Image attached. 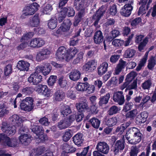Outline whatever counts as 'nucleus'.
<instances>
[{
	"mask_svg": "<svg viewBox=\"0 0 156 156\" xmlns=\"http://www.w3.org/2000/svg\"><path fill=\"white\" fill-rule=\"evenodd\" d=\"M70 126V123H69L66 119L61 121L58 125V128L61 129L66 128Z\"/></svg>",
	"mask_w": 156,
	"mask_h": 156,
	"instance_id": "obj_39",
	"label": "nucleus"
},
{
	"mask_svg": "<svg viewBox=\"0 0 156 156\" xmlns=\"http://www.w3.org/2000/svg\"><path fill=\"white\" fill-rule=\"evenodd\" d=\"M57 76L55 75H51L47 80L48 85L49 86H52L56 82Z\"/></svg>",
	"mask_w": 156,
	"mask_h": 156,
	"instance_id": "obj_41",
	"label": "nucleus"
},
{
	"mask_svg": "<svg viewBox=\"0 0 156 156\" xmlns=\"http://www.w3.org/2000/svg\"><path fill=\"white\" fill-rule=\"evenodd\" d=\"M133 4V0H130L128 4H126L121 9L120 13L123 16L125 17L129 16L131 14L133 9L132 5Z\"/></svg>",
	"mask_w": 156,
	"mask_h": 156,
	"instance_id": "obj_8",
	"label": "nucleus"
},
{
	"mask_svg": "<svg viewBox=\"0 0 156 156\" xmlns=\"http://www.w3.org/2000/svg\"><path fill=\"white\" fill-rule=\"evenodd\" d=\"M65 97V94L62 91L58 90L57 91L55 95V99L57 101H60L63 99Z\"/></svg>",
	"mask_w": 156,
	"mask_h": 156,
	"instance_id": "obj_31",
	"label": "nucleus"
},
{
	"mask_svg": "<svg viewBox=\"0 0 156 156\" xmlns=\"http://www.w3.org/2000/svg\"><path fill=\"white\" fill-rule=\"evenodd\" d=\"M92 126L94 128H98L100 124V121L97 118L94 117L90 119L89 121Z\"/></svg>",
	"mask_w": 156,
	"mask_h": 156,
	"instance_id": "obj_36",
	"label": "nucleus"
},
{
	"mask_svg": "<svg viewBox=\"0 0 156 156\" xmlns=\"http://www.w3.org/2000/svg\"><path fill=\"white\" fill-rule=\"evenodd\" d=\"M136 52V51L133 49L129 48L125 52L124 56L126 58H130L133 57Z\"/></svg>",
	"mask_w": 156,
	"mask_h": 156,
	"instance_id": "obj_40",
	"label": "nucleus"
},
{
	"mask_svg": "<svg viewBox=\"0 0 156 156\" xmlns=\"http://www.w3.org/2000/svg\"><path fill=\"white\" fill-rule=\"evenodd\" d=\"M124 41L122 40L115 39L112 42V44L115 47L119 48L123 45Z\"/></svg>",
	"mask_w": 156,
	"mask_h": 156,
	"instance_id": "obj_48",
	"label": "nucleus"
},
{
	"mask_svg": "<svg viewBox=\"0 0 156 156\" xmlns=\"http://www.w3.org/2000/svg\"><path fill=\"white\" fill-rule=\"evenodd\" d=\"M34 106H30L22 101L20 104V109L23 111L27 112L31 111L34 108Z\"/></svg>",
	"mask_w": 156,
	"mask_h": 156,
	"instance_id": "obj_34",
	"label": "nucleus"
},
{
	"mask_svg": "<svg viewBox=\"0 0 156 156\" xmlns=\"http://www.w3.org/2000/svg\"><path fill=\"white\" fill-rule=\"evenodd\" d=\"M22 101L23 102H24L29 105L34 106L33 104L34 100L31 97H27Z\"/></svg>",
	"mask_w": 156,
	"mask_h": 156,
	"instance_id": "obj_59",
	"label": "nucleus"
},
{
	"mask_svg": "<svg viewBox=\"0 0 156 156\" xmlns=\"http://www.w3.org/2000/svg\"><path fill=\"white\" fill-rule=\"evenodd\" d=\"M39 24L40 20L39 17L38 15H35L30 20L28 25L29 26L34 27L38 26Z\"/></svg>",
	"mask_w": 156,
	"mask_h": 156,
	"instance_id": "obj_26",
	"label": "nucleus"
},
{
	"mask_svg": "<svg viewBox=\"0 0 156 156\" xmlns=\"http://www.w3.org/2000/svg\"><path fill=\"white\" fill-rule=\"evenodd\" d=\"M30 64L23 60L19 61L16 67L20 71H27L29 70Z\"/></svg>",
	"mask_w": 156,
	"mask_h": 156,
	"instance_id": "obj_19",
	"label": "nucleus"
},
{
	"mask_svg": "<svg viewBox=\"0 0 156 156\" xmlns=\"http://www.w3.org/2000/svg\"><path fill=\"white\" fill-rule=\"evenodd\" d=\"M71 25L72 23L69 20L67 19L65 20L60 27L57 30V33L58 34H61L63 32L69 30Z\"/></svg>",
	"mask_w": 156,
	"mask_h": 156,
	"instance_id": "obj_16",
	"label": "nucleus"
},
{
	"mask_svg": "<svg viewBox=\"0 0 156 156\" xmlns=\"http://www.w3.org/2000/svg\"><path fill=\"white\" fill-rule=\"evenodd\" d=\"M39 7V5L35 2L25 7L23 10L28 15H33L35 12L38 9Z\"/></svg>",
	"mask_w": 156,
	"mask_h": 156,
	"instance_id": "obj_13",
	"label": "nucleus"
},
{
	"mask_svg": "<svg viewBox=\"0 0 156 156\" xmlns=\"http://www.w3.org/2000/svg\"><path fill=\"white\" fill-rule=\"evenodd\" d=\"M126 65V61L123 60H120L119 63L117 65L115 68L113 74L114 75L119 74Z\"/></svg>",
	"mask_w": 156,
	"mask_h": 156,
	"instance_id": "obj_22",
	"label": "nucleus"
},
{
	"mask_svg": "<svg viewBox=\"0 0 156 156\" xmlns=\"http://www.w3.org/2000/svg\"><path fill=\"white\" fill-rule=\"evenodd\" d=\"M140 115L141 119L140 122L141 123H144L146 122L148 116V113L146 111H144L141 113Z\"/></svg>",
	"mask_w": 156,
	"mask_h": 156,
	"instance_id": "obj_55",
	"label": "nucleus"
},
{
	"mask_svg": "<svg viewBox=\"0 0 156 156\" xmlns=\"http://www.w3.org/2000/svg\"><path fill=\"white\" fill-rule=\"evenodd\" d=\"M148 42V38L147 37L145 38L139 45L138 48L139 50L141 51L143 50Z\"/></svg>",
	"mask_w": 156,
	"mask_h": 156,
	"instance_id": "obj_54",
	"label": "nucleus"
},
{
	"mask_svg": "<svg viewBox=\"0 0 156 156\" xmlns=\"http://www.w3.org/2000/svg\"><path fill=\"white\" fill-rule=\"evenodd\" d=\"M12 66L11 64H8L5 68L4 73L6 76L9 75L12 72Z\"/></svg>",
	"mask_w": 156,
	"mask_h": 156,
	"instance_id": "obj_53",
	"label": "nucleus"
},
{
	"mask_svg": "<svg viewBox=\"0 0 156 156\" xmlns=\"http://www.w3.org/2000/svg\"><path fill=\"white\" fill-rule=\"evenodd\" d=\"M138 113L137 110L133 109L126 113V118H133L136 116Z\"/></svg>",
	"mask_w": 156,
	"mask_h": 156,
	"instance_id": "obj_50",
	"label": "nucleus"
},
{
	"mask_svg": "<svg viewBox=\"0 0 156 156\" xmlns=\"http://www.w3.org/2000/svg\"><path fill=\"white\" fill-rule=\"evenodd\" d=\"M72 111L69 106L68 105H63L62 106L61 110V113L62 115L64 116H67L70 114Z\"/></svg>",
	"mask_w": 156,
	"mask_h": 156,
	"instance_id": "obj_28",
	"label": "nucleus"
},
{
	"mask_svg": "<svg viewBox=\"0 0 156 156\" xmlns=\"http://www.w3.org/2000/svg\"><path fill=\"white\" fill-rule=\"evenodd\" d=\"M31 130L38 137L37 138V141L39 142H43L47 139V135L43 134L44 129L42 127L40 126H32Z\"/></svg>",
	"mask_w": 156,
	"mask_h": 156,
	"instance_id": "obj_4",
	"label": "nucleus"
},
{
	"mask_svg": "<svg viewBox=\"0 0 156 156\" xmlns=\"http://www.w3.org/2000/svg\"><path fill=\"white\" fill-rule=\"evenodd\" d=\"M133 104L132 103H126L124 106L122 111L124 112H127L129 110L132 108Z\"/></svg>",
	"mask_w": 156,
	"mask_h": 156,
	"instance_id": "obj_64",
	"label": "nucleus"
},
{
	"mask_svg": "<svg viewBox=\"0 0 156 156\" xmlns=\"http://www.w3.org/2000/svg\"><path fill=\"white\" fill-rule=\"evenodd\" d=\"M9 120L11 123L13 125V126L16 127L21 126L25 119L23 117H20L18 115L14 114L9 118Z\"/></svg>",
	"mask_w": 156,
	"mask_h": 156,
	"instance_id": "obj_10",
	"label": "nucleus"
},
{
	"mask_svg": "<svg viewBox=\"0 0 156 156\" xmlns=\"http://www.w3.org/2000/svg\"><path fill=\"white\" fill-rule=\"evenodd\" d=\"M125 147V142L123 139L117 140L115 144L113 151L114 154H117L119 151L122 150Z\"/></svg>",
	"mask_w": 156,
	"mask_h": 156,
	"instance_id": "obj_18",
	"label": "nucleus"
},
{
	"mask_svg": "<svg viewBox=\"0 0 156 156\" xmlns=\"http://www.w3.org/2000/svg\"><path fill=\"white\" fill-rule=\"evenodd\" d=\"M118 82L117 79L116 77H113L108 82V85L112 87L116 86Z\"/></svg>",
	"mask_w": 156,
	"mask_h": 156,
	"instance_id": "obj_56",
	"label": "nucleus"
},
{
	"mask_svg": "<svg viewBox=\"0 0 156 156\" xmlns=\"http://www.w3.org/2000/svg\"><path fill=\"white\" fill-rule=\"evenodd\" d=\"M7 109V108L4 103L1 104L0 105V117H2L9 113V111Z\"/></svg>",
	"mask_w": 156,
	"mask_h": 156,
	"instance_id": "obj_32",
	"label": "nucleus"
},
{
	"mask_svg": "<svg viewBox=\"0 0 156 156\" xmlns=\"http://www.w3.org/2000/svg\"><path fill=\"white\" fill-rule=\"evenodd\" d=\"M37 48H39L44 46L45 44V41L43 39L41 38H36Z\"/></svg>",
	"mask_w": 156,
	"mask_h": 156,
	"instance_id": "obj_63",
	"label": "nucleus"
},
{
	"mask_svg": "<svg viewBox=\"0 0 156 156\" xmlns=\"http://www.w3.org/2000/svg\"><path fill=\"white\" fill-rule=\"evenodd\" d=\"M1 129L5 134V136H12L14 134L16 131V127L15 126H11L5 122L2 123Z\"/></svg>",
	"mask_w": 156,
	"mask_h": 156,
	"instance_id": "obj_5",
	"label": "nucleus"
},
{
	"mask_svg": "<svg viewBox=\"0 0 156 156\" xmlns=\"http://www.w3.org/2000/svg\"><path fill=\"white\" fill-rule=\"evenodd\" d=\"M94 39V43L96 44H99L103 41V36L101 31L98 30L95 33Z\"/></svg>",
	"mask_w": 156,
	"mask_h": 156,
	"instance_id": "obj_24",
	"label": "nucleus"
},
{
	"mask_svg": "<svg viewBox=\"0 0 156 156\" xmlns=\"http://www.w3.org/2000/svg\"><path fill=\"white\" fill-rule=\"evenodd\" d=\"M83 135L82 133H78L76 134L73 137V141L74 143L77 145L80 146L82 143L83 139Z\"/></svg>",
	"mask_w": 156,
	"mask_h": 156,
	"instance_id": "obj_25",
	"label": "nucleus"
},
{
	"mask_svg": "<svg viewBox=\"0 0 156 156\" xmlns=\"http://www.w3.org/2000/svg\"><path fill=\"white\" fill-rule=\"evenodd\" d=\"M74 5L77 10H80L75 17L73 24L76 26L84 16L85 9L89 5V3L84 0H75Z\"/></svg>",
	"mask_w": 156,
	"mask_h": 156,
	"instance_id": "obj_2",
	"label": "nucleus"
},
{
	"mask_svg": "<svg viewBox=\"0 0 156 156\" xmlns=\"http://www.w3.org/2000/svg\"><path fill=\"white\" fill-rule=\"evenodd\" d=\"M83 52H80L77 55V58L73 61V63L75 64L83 62Z\"/></svg>",
	"mask_w": 156,
	"mask_h": 156,
	"instance_id": "obj_47",
	"label": "nucleus"
},
{
	"mask_svg": "<svg viewBox=\"0 0 156 156\" xmlns=\"http://www.w3.org/2000/svg\"><path fill=\"white\" fill-rule=\"evenodd\" d=\"M28 131L27 129L25 127H22L19 129V133L20 134L18 137L19 142L25 145L29 144L31 140V137L30 136L27 134L23 133V132L27 133Z\"/></svg>",
	"mask_w": 156,
	"mask_h": 156,
	"instance_id": "obj_3",
	"label": "nucleus"
},
{
	"mask_svg": "<svg viewBox=\"0 0 156 156\" xmlns=\"http://www.w3.org/2000/svg\"><path fill=\"white\" fill-rule=\"evenodd\" d=\"M4 145H6L11 147H18L19 143L16 138H10L7 137L5 138Z\"/></svg>",
	"mask_w": 156,
	"mask_h": 156,
	"instance_id": "obj_17",
	"label": "nucleus"
},
{
	"mask_svg": "<svg viewBox=\"0 0 156 156\" xmlns=\"http://www.w3.org/2000/svg\"><path fill=\"white\" fill-rule=\"evenodd\" d=\"M72 135L71 133V130L68 129L66 130L62 136V140L65 142L69 141L72 136Z\"/></svg>",
	"mask_w": 156,
	"mask_h": 156,
	"instance_id": "obj_38",
	"label": "nucleus"
},
{
	"mask_svg": "<svg viewBox=\"0 0 156 156\" xmlns=\"http://www.w3.org/2000/svg\"><path fill=\"white\" fill-rule=\"evenodd\" d=\"M62 148L64 152L68 153L72 152L73 148L71 147L68 144H65L62 147Z\"/></svg>",
	"mask_w": 156,
	"mask_h": 156,
	"instance_id": "obj_45",
	"label": "nucleus"
},
{
	"mask_svg": "<svg viewBox=\"0 0 156 156\" xmlns=\"http://www.w3.org/2000/svg\"><path fill=\"white\" fill-rule=\"evenodd\" d=\"M113 99L114 101L118 103L120 105H123L125 102V99L122 91L115 92L113 95Z\"/></svg>",
	"mask_w": 156,
	"mask_h": 156,
	"instance_id": "obj_15",
	"label": "nucleus"
},
{
	"mask_svg": "<svg viewBox=\"0 0 156 156\" xmlns=\"http://www.w3.org/2000/svg\"><path fill=\"white\" fill-rule=\"evenodd\" d=\"M110 97V94L109 93H107L104 96L101 97L99 99V105H102L103 104H107L108 102Z\"/></svg>",
	"mask_w": 156,
	"mask_h": 156,
	"instance_id": "obj_30",
	"label": "nucleus"
},
{
	"mask_svg": "<svg viewBox=\"0 0 156 156\" xmlns=\"http://www.w3.org/2000/svg\"><path fill=\"white\" fill-rule=\"evenodd\" d=\"M141 23V19L138 17L135 18L131 22V25L132 28H135L137 26L140 25Z\"/></svg>",
	"mask_w": 156,
	"mask_h": 156,
	"instance_id": "obj_43",
	"label": "nucleus"
},
{
	"mask_svg": "<svg viewBox=\"0 0 156 156\" xmlns=\"http://www.w3.org/2000/svg\"><path fill=\"white\" fill-rule=\"evenodd\" d=\"M76 107L79 112L87 110L88 107L87 104L84 102L76 103Z\"/></svg>",
	"mask_w": 156,
	"mask_h": 156,
	"instance_id": "obj_29",
	"label": "nucleus"
},
{
	"mask_svg": "<svg viewBox=\"0 0 156 156\" xmlns=\"http://www.w3.org/2000/svg\"><path fill=\"white\" fill-rule=\"evenodd\" d=\"M35 90L38 94H43L47 97H48L52 94L51 90L48 89L47 85L39 84L35 87Z\"/></svg>",
	"mask_w": 156,
	"mask_h": 156,
	"instance_id": "obj_7",
	"label": "nucleus"
},
{
	"mask_svg": "<svg viewBox=\"0 0 156 156\" xmlns=\"http://www.w3.org/2000/svg\"><path fill=\"white\" fill-rule=\"evenodd\" d=\"M67 50L64 46H61L58 49L56 55V58L60 60L65 59Z\"/></svg>",
	"mask_w": 156,
	"mask_h": 156,
	"instance_id": "obj_20",
	"label": "nucleus"
},
{
	"mask_svg": "<svg viewBox=\"0 0 156 156\" xmlns=\"http://www.w3.org/2000/svg\"><path fill=\"white\" fill-rule=\"evenodd\" d=\"M68 9L66 8H63L61 9V11L59 14L58 20L60 22L65 18Z\"/></svg>",
	"mask_w": 156,
	"mask_h": 156,
	"instance_id": "obj_33",
	"label": "nucleus"
},
{
	"mask_svg": "<svg viewBox=\"0 0 156 156\" xmlns=\"http://www.w3.org/2000/svg\"><path fill=\"white\" fill-rule=\"evenodd\" d=\"M95 89V87L94 85H90L88 83V85L86 87L85 91L88 94H91L94 92Z\"/></svg>",
	"mask_w": 156,
	"mask_h": 156,
	"instance_id": "obj_60",
	"label": "nucleus"
},
{
	"mask_svg": "<svg viewBox=\"0 0 156 156\" xmlns=\"http://www.w3.org/2000/svg\"><path fill=\"white\" fill-rule=\"evenodd\" d=\"M57 24V20L56 19H51L48 23V28L51 29H54L56 27Z\"/></svg>",
	"mask_w": 156,
	"mask_h": 156,
	"instance_id": "obj_35",
	"label": "nucleus"
},
{
	"mask_svg": "<svg viewBox=\"0 0 156 156\" xmlns=\"http://www.w3.org/2000/svg\"><path fill=\"white\" fill-rule=\"evenodd\" d=\"M120 110V109L116 106H113L110 108L108 111V114L110 115H112L117 113Z\"/></svg>",
	"mask_w": 156,
	"mask_h": 156,
	"instance_id": "obj_51",
	"label": "nucleus"
},
{
	"mask_svg": "<svg viewBox=\"0 0 156 156\" xmlns=\"http://www.w3.org/2000/svg\"><path fill=\"white\" fill-rule=\"evenodd\" d=\"M34 35L33 32H30L27 33L23 36L20 39L21 42L27 41L28 39L33 37Z\"/></svg>",
	"mask_w": 156,
	"mask_h": 156,
	"instance_id": "obj_46",
	"label": "nucleus"
},
{
	"mask_svg": "<svg viewBox=\"0 0 156 156\" xmlns=\"http://www.w3.org/2000/svg\"><path fill=\"white\" fill-rule=\"evenodd\" d=\"M52 9V6L50 4H47L42 9V12L44 14H48Z\"/></svg>",
	"mask_w": 156,
	"mask_h": 156,
	"instance_id": "obj_49",
	"label": "nucleus"
},
{
	"mask_svg": "<svg viewBox=\"0 0 156 156\" xmlns=\"http://www.w3.org/2000/svg\"><path fill=\"white\" fill-rule=\"evenodd\" d=\"M81 73L80 72L76 69H73L69 73V79L73 81H77L80 78Z\"/></svg>",
	"mask_w": 156,
	"mask_h": 156,
	"instance_id": "obj_21",
	"label": "nucleus"
},
{
	"mask_svg": "<svg viewBox=\"0 0 156 156\" xmlns=\"http://www.w3.org/2000/svg\"><path fill=\"white\" fill-rule=\"evenodd\" d=\"M22 43L19 45L16 48L18 51H20L23 50L25 48L29 47V44H28L26 41L22 42Z\"/></svg>",
	"mask_w": 156,
	"mask_h": 156,
	"instance_id": "obj_61",
	"label": "nucleus"
},
{
	"mask_svg": "<svg viewBox=\"0 0 156 156\" xmlns=\"http://www.w3.org/2000/svg\"><path fill=\"white\" fill-rule=\"evenodd\" d=\"M88 85V83L87 82L81 83L78 82L77 83L75 88L78 91H85V89Z\"/></svg>",
	"mask_w": 156,
	"mask_h": 156,
	"instance_id": "obj_27",
	"label": "nucleus"
},
{
	"mask_svg": "<svg viewBox=\"0 0 156 156\" xmlns=\"http://www.w3.org/2000/svg\"><path fill=\"white\" fill-rule=\"evenodd\" d=\"M155 64V61L154 58L152 57L148 60V67L149 69H152L154 66Z\"/></svg>",
	"mask_w": 156,
	"mask_h": 156,
	"instance_id": "obj_57",
	"label": "nucleus"
},
{
	"mask_svg": "<svg viewBox=\"0 0 156 156\" xmlns=\"http://www.w3.org/2000/svg\"><path fill=\"white\" fill-rule=\"evenodd\" d=\"M36 72L39 73H41L42 74L46 76L48 75L51 70V67L49 63H46L44 65L39 66L36 67Z\"/></svg>",
	"mask_w": 156,
	"mask_h": 156,
	"instance_id": "obj_9",
	"label": "nucleus"
},
{
	"mask_svg": "<svg viewBox=\"0 0 156 156\" xmlns=\"http://www.w3.org/2000/svg\"><path fill=\"white\" fill-rule=\"evenodd\" d=\"M117 122V120L116 117H113L107 119L105 121V124L108 126H112L116 124Z\"/></svg>",
	"mask_w": 156,
	"mask_h": 156,
	"instance_id": "obj_37",
	"label": "nucleus"
},
{
	"mask_svg": "<svg viewBox=\"0 0 156 156\" xmlns=\"http://www.w3.org/2000/svg\"><path fill=\"white\" fill-rule=\"evenodd\" d=\"M148 54L149 51H147L146 52L143 58L140 60V62L139 64L143 66H144L146 62Z\"/></svg>",
	"mask_w": 156,
	"mask_h": 156,
	"instance_id": "obj_62",
	"label": "nucleus"
},
{
	"mask_svg": "<svg viewBox=\"0 0 156 156\" xmlns=\"http://www.w3.org/2000/svg\"><path fill=\"white\" fill-rule=\"evenodd\" d=\"M142 135L140 130L136 127L129 128L125 135L126 139L130 144H136L141 140Z\"/></svg>",
	"mask_w": 156,
	"mask_h": 156,
	"instance_id": "obj_1",
	"label": "nucleus"
},
{
	"mask_svg": "<svg viewBox=\"0 0 156 156\" xmlns=\"http://www.w3.org/2000/svg\"><path fill=\"white\" fill-rule=\"evenodd\" d=\"M96 148L98 152L105 154H107L109 150V145L105 142L100 141L98 142L96 145Z\"/></svg>",
	"mask_w": 156,
	"mask_h": 156,
	"instance_id": "obj_11",
	"label": "nucleus"
},
{
	"mask_svg": "<svg viewBox=\"0 0 156 156\" xmlns=\"http://www.w3.org/2000/svg\"><path fill=\"white\" fill-rule=\"evenodd\" d=\"M39 73L36 72V69L34 73L30 75L28 78V81L34 85H37L43 81L42 76L39 74Z\"/></svg>",
	"mask_w": 156,
	"mask_h": 156,
	"instance_id": "obj_6",
	"label": "nucleus"
},
{
	"mask_svg": "<svg viewBox=\"0 0 156 156\" xmlns=\"http://www.w3.org/2000/svg\"><path fill=\"white\" fill-rule=\"evenodd\" d=\"M120 32L119 31L117 30H114L111 32L112 36H109L107 38L108 41H111L113 39L118 37L119 35Z\"/></svg>",
	"mask_w": 156,
	"mask_h": 156,
	"instance_id": "obj_52",
	"label": "nucleus"
},
{
	"mask_svg": "<svg viewBox=\"0 0 156 156\" xmlns=\"http://www.w3.org/2000/svg\"><path fill=\"white\" fill-rule=\"evenodd\" d=\"M97 62L94 60H90L85 64L83 66V70L87 72H92L96 68Z\"/></svg>",
	"mask_w": 156,
	"mask_h": 156,
	"instance_id": "obj_12",
	"label": "nucleus"
},
{
	"mask_svg": "<svg viewBox=\"0 0 156 156\" xmlns=\"http://www.w3.org/2000/svg\"><path fill=\"white\" fill-rule=\"evenodd\" d=\"M109 13L112 16H114L117 13V9L115 5L113 4L110 7Z\"/></svg>",
	"mask_w": 156,
	"mask_h": 156,
	"instance_id": "obj_58",
	"label": "nucleus"
},
{
	"mask_svg": "<svg viewBox=\"0 0 156 156\" xmlns=\"http://www.w3.org/2000/svg\"><path fill=\"white\" fill-rule=\"evenodd\" d=\"M106 8L105 6H101L96 12L92 17L93 20L95 22L94 23V25L96 26L97 25L101 17L103 15L104 13L106 11Z\"/></svg>",
	"mask_w": 156,
	"mask_h": 156,
	"instance_id": "obj_14",
	"label": "nucleus"
},
{
	"mask_svg": "<svg viewBox=\"0 0 156 156\" xmlns=\"http://www.w3.org/2000/svg\"><path fill=\"white\" fill-rule=\"evenodd\" d=\"M58 83L61 87H65L67 84V81L63 76H61L58 77Z\"/></svg>",
	"mask_w": 156,
	"mask_h": 156,
	"instance_id": "obj_42",
	"label": "nucleus"
},
{
	"mask_svg": "<svg viewBox=\"0 0 156 156\" xmlns=\"http://www.w3.org/2000/svg\"><path fill=\"white\" fill-rule=\"evenodd\" d=\"M108 67V64L106 62H104L98 68V73L99 76H101L104 74L107 71Z\"/></svg>",
	"mask_w": 156,
	"mask_h": 156,
	"instance_id": "obj_23",
	"label": "nucleus"
},
{
	"mask_svg": "<svg viewBox=\"0 0 156 156\" xmlns=\"http://www.w3.org/2000/svg\"><path fill=\"white\" fill-rule=\"evenodd\" d=\"M137 73L134 71H132L129 73L127 75L126 78V80L127 81L131 82L135 77L137 76Z\"/></svg>",
	"mask_w": 156,
	"mask_h": 156,
	"instance_id": "obj_44",
	"label": "nucleus"
}]
</instances>
